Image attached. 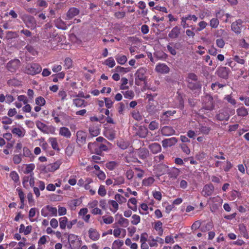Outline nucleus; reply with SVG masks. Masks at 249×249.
Wrapping results in <instances>:
<instances>
[{
  "label": "nucleus",
  "instance_id": "nucleus-11",
  "mask_svg": "<svg viewBox=\"0 0 249 249\" xmlns=\"http://www.w3.org/2000/svg\"><path fill=\"white\" fill-rule=\"evenodd\" d=\"M155 71L159 73L165 74L169 72V68L164 63H158L156 66Z\"/></svg>",
  "mask_w": 249,
  "mask_h": 249
},
{
  "label": "nucleus",
  "instance_id": "nucleus-34",
  "mask_svg": "<svg viewBox=\"0 0 249 249\" xmlns=\"http://www.w3.org/2000/svg\"><path fill=\"white\" fill-rule=\"evenodd\" d=\"M237 114L238 116L244 117L248 115V110L244 107L238 108L237 110Z\"/></svg>",
  "mask_w": 249,
  "mask_h": 249
},
{
  "label": "nucleus",
  "instance_id": "nucleus-21",
  "mask_svg": "<svg viewBox=\"0 0 249 249\" xmlns=\"http://www.w3.org/2000/svg\"><path fill=\"white\" fill-rule=\"evenodd\" d=\"M176 113V111H167L164 112L160 117V121L164 123V122L168 120V118L171 116H173L174 114Z\"/></svg>",
  "mask_w": 249,
  "mask_h": 249
},
{
  "label": "nucleus",
  "instance_id": "nucleus-46",
  "mask_svg": "<svg viewBox=\"0 0 249 249\" xmlns=\"http://www.w3.org/2000/svg\"><path fill=\"white\" fill-rule=\"evenodd\" d=\"M124 98L132 99L134 97V93L132 90H127L124 92H123Z\"/></svg>",
  "mask_w": 249,
  "mask_h": 249
},
{
  "label": "nucleus",
  "instance_id": "nucleus-22",
  "mask_svg": "<svg viewBox=\"0 0 249 249\" xmlns=\"http://www.w3.org/2000/svg\"><path fill=\"white\" fill-rule=\"evenodd\" d=\"M229 69L226 67H221L217 71L218 75L223 78L226 79L228 76Z\"/></svg>",
  "mask_w": 249,
  "mask_h": 249
},
{
  "label": "nucleus",
  "instance_id": "nucleus-15",
  "mask_svg": "<svg viewBox=\"0 0 249 249\" xmlns=\"http://www.w3.org/2000/svg\"><path fill=\"white\" fill-rule=\"evenodd\" d=\"M231 29L236 34H240L241 32L242 27V21L239 20L234 22L231 24Z\"/></svg>",
  "mask_w": 249,
  "mask_h": 249
},
{
  "label": "nucleus",
  "instance_id": "nucleus-3",
  "mask_svg": "<svg viewBox=\"0 0 249 249\" xmlns=\"http://www.w3.org/2000/svg\"><path fill=\"white\" fill-rule=\"evenodd\" d=\"M36 124V127L44 133L52 134L55 133V127L52 125H47L39 121H37Z\"/></svg>",
  "mask_w": 249,
  "mask_h": 249
},
{
  "label": "nucleus",
  "instance_id": "nucleus-62",
  "mask_svg": "<svg viewBox=\"0 0 249 249\" xmlns=\"http://www.w3.org/2000/svg\"><path fill=\"white\" fill-rule=\"evenodd\" d=\"M132 116L134 119L137 121H140L142 119V116L138 111H133L132 113Z\"/></svg>",
  "mask_w": 249,
  "mask_h": 249
},
{
  "label": "nucleus",
  "instance_id": "nucleus-1",
  "mask_svg": "<svg viewBox=\"0 0 249 249\" xmlns=\"http://www.w3.org/2000/svg\"><path fill=\"white\" fill-rule=\"evenodd\" d=\"M147 77V69L144 67H141L135 73V83L138 86L141 85L142 82L146 83Z\"/></svg>",
  "mask_w": 249,
  "mask_h": 249
},
{
  "label": "nucleus",
  "instance_id": "nucleus-42",
  "mask_svg": "<svg viewBox=\"0 0 249 249\" xmlns=\"http://www.w3.org/2000/svg\"><path fill=\"white\" fill-rule=\"evenodd\" d=\"M124 183V178L122 177H118L114 178V182L113 185H119L123 184Z\"/></svg>",
  "mask_w": 249,
  "mask_h": 249
},
{
  "label": "nucleus",
  "instance_id": "nucleus-47",
  "mask_svg": "<svg viewBox=\"0 0 249 249\" xmlns=\"http://www.w3.org/2000/svg\"><path fill=\"white\" fill-rule=\"evenodd\" d=\"M121 82L122 84L120 86V89H126L128 88V86H127L128 83V80L126 78L123 77L121 79Z\"/></svg>",
  "mask_w": 249,
  "mask_h": 249
},
{
  "label": "nucleus",
  "instance_id": "nucleus-5",
  "mask_svg": "<svg viewBox=\"0 0 249 249\" xmlns=\"http://www.w3.org/2000/svg\"><path fill=\"white\" fill-rule=\"evenodd\" d=\"M68 242L71 248L75 249L81 245L82 240L78 236L71 233L68 236Z\"/></svg>",
  "mask_w": 249,
  "mask_h": 249
},
{
  "label": "nucleus",
  "instance_id": "nucleus-38",
  "mask_svg": "<svg viewBox=\"0 0 249 249\" xmlns=\"http://www.w3.org/2000/svg\"><path fill=\"white\" fill-rule=\"evenodd\" d=\"M24 166L25 167L24 173L26 174L31 173L35 168V165L34 163L25 164Z\"/></svg>",
  "mask_w": 249,
  "mask_h": 249
},
{
  "label": "nucleus",
  "instance_id": "nucleus-8",
  "mask_svg": "<svg viewBox=\"0 0 249 249\" xmlns=\"http://www.w3.org/2000/svg\"><path fill=\"white\" fill-rule=\"evenodd\" d=\"M88 235L92 241H97L100 238V234L98 230L93 228H90L88 230Z\"/></svg>",
  "mask_w": 249,
  "mask_h": 249
},
{
  "label": "nucleus",
  "instance_id": "nucleus-49",
  "mask_svg": "<svg viewBox=\"0 0 249 249\" xmlns=\"http://www.w3.org/2000/svg\"><path fill=\"white\" fill-rule=\"evenodd\" d=\"M98 194L99 196H104L107 194V191L105 188V187L103 185H100L99 186L98 191Z\"/></svg>",
  "mask_w": 249,
  "mask_h": 249
},
{
  "label": "nucleus",
  "instance_id": "nucleus-43",
  "mask_svg": "<svg viewBox=\"0 0 249 249\" xmlns=\"http://www.w3.org/2000/svg\"><path fill=\"white\" fill-rule=\"evenodd\" d=\"M115 136V133L113 130H107L106 132V137L110 140H112L114 139Z\"/></svg>",
  "mask_w": 249,
  "mask_h": 249
},
{
  "label": "nucleus",
  "instance_id": "nucleus-41",
  "mask_svg": "<svg viewBox=\"0 0 249 249\" xmlns=\"http://www.w3.org/2000/svg\"><path fill=\"white\" fill-rule=\"evenodd\" d=\"M141 221V217L137 214H133L131 217V223L134 225H138Z\"/></svg>",
  "mask_w": 249,
  "mask_h": 249
},
{
  "label": "nucleus",
  "instance_id": "nucleus-19",
  "mask_svg": "<svg viewBox=\"0 0 249 249\" xmlns=\"http://www.w3.org/2000/svg\"><path fill=\"white\" fill-rule=\"evenodd\" d=\"M61 164V162L60 161H57L54 163L49 164L45 170L46 172H53L57 169H58L60 165Z\"/></svg>",
  "mask_w": 249,
  "mask_h": 249
},
{
  "label": "nucleus",
  "instance_id": "nucleus-37",
  "mask_svg": "<svg viewBox=\"0 0 249 249\" xmlns=\"http://www.w3.org/2000/svg\"><path fill=\"white\" fill-rule=\"evenodd\" d=\"M124 245V242L121 240H115L112 245V249H120Z\"/></svg>",
  "mask_w": 249,
  "mask_h": 249
},
{
  "label": "nucleus",
  "instance_id": "nucleus-26",
  "mask_svg": "<svg viewBox=\"0 0 249 249\" xmlns=\"http://www.w3.org/2000/svg\"><path fill=\"white\" fill-rule=\"evenodd\" d=\"M79 13L78 9L75 8H71L69 9L67 13V17L68 19H71L77 15Z\"/></svg>",
  "mask_w": 249,
  "mask_h": 249
},
{
  "label": "nucleus",
  "instance_id": "nucleus-50",
  "mask_svg": "<svg viewBox=\"0 0 249 249\" xmlns=\"http://www.w3.org/2000/svg\"><path fill=\"white\" fill-rule=\"evenodd\" d=\"M159 123L156 121H152L149 125V129L151 130H154L159 127Z\"/></svg>",
  "mask_w": 249,
  "mask_h": 249
},
{
  "label": "nucleus",
  "instance_id": "nucleus-23",
  "mask_svg": "<svg viewBox=\"0 0 249 249\" xmlns=\"http://www.w3.org/2000/svg\"><path fill=\"white\" fill-rule=\"evenodd\" d=\"M102 220L99 221L101 224L104 223L106 224H110L114 221V218L112 216L105 215L101 217Z\"/></svg>",
  "mask_w": 249,
  "mask_h": 249
},
{
  "label": "nucleus",
  "instance_id": "nucleus-59",
  "mask_svg": "<svg viewBox=\"0 0 249 249\" xmlns=\"http://www.w3.org/2000/svg\"><path fill=\"white\" fill-rule=\"evenodd\" d=\"M13 122V120L8 117H4L1 119V123L3 124H11Z\"/></svg>",
  "mask_w": 249,
  "mask_h": 249
},
{
  "label": "nucleus",
  "instance_id": "nucleus-64",
  "mask_svg": "<svg viewBox=\"0 0 249 249\" xmlns=\"http://www.w3.org/2000/svg\"><path fill=\"white\" fill-rule=\"evenodd\" d=\"M58 96L60 97L61 99V100L64 101L67 99V93L64 90H60L58 92Z\"/></svg>",
  "mask_w": 249,
  "mask_h": 249
},
{
  "label": "nucleus",
  "instance_id": "nucleus-60",
  "mask_svg": "<svg viewBox=\"0 0 249 249\" xmlns=\"http://www.w3.org/2000/svg\"><path fill=\"white\" fill-rule=\"evenodd\" d=\"M8 84L11 86H18L20 85V82L16 79H12L8 81Z\"/></svg>",
  "mask_w": 249,
  "mask_h": 249
},
{
  "label": "nucleus",
  "instance_id": "nucleus-13",
  "mask_svg": "<svg viewBox=\"0 0 249 249\" xmlns=\"http://www.w3.org/2000/svg\"><path fill=\"white\" fill-rule=\"evenodd\" d=\"M177 142V139L175 137L166 139L162 141V146L164 148L171 147Z\"/></svg>",
  "mask_w": 249,
  "mask_h": 249
},
{
  "label": "nucleus",
  "instance_id": "nucleus-32",
  "mask_svg": "<svg viewBox=\"0 0 249 249\" xmlns=\"http://www.w3.org/2000/svg\"><path fill=\"white\" fill-rule=\"evenodd\" d=\"M103 64L107 66L109 68H112L115 65V61L112 57H110L105 60Z\"/></svg>",
  "mask_w": 249,
  "mask_h": 249
},
{
  "label": "nucleus",
  "instance_id": "nucleus-53",
  "mask_svg": "<svg viewBox=\"0 0 249 249\" xmlns=\"http://www.w3.org/2000/svg\"><path fill=\"white\" fill-rule=\"evenodd\" d=\"M148 243L151 247H157L158 246L157 239H154L153 237L149 238Z\"/></svg>",
  "mask_w": 249,
  "mask_h": 249
},
{
  "label": "nucleus",
  "instance_id": "nucleus-20",
  "mask_svg": "<svg viewBox=\"0 0 249 249\" xmlns=\"http://www.w3.org/2000/svg\"><path fill=\"white\" fill-rule=\"evenodd\" d=\"M24 22L28 28H34L36 27L35 19L31 16H27L24 20Z\"/></svg>",
  "mask_w": 249,
  "mask_h": 249
},
{
  "label": "nucleus",
  "instance_id": "nucleus-36",
  "mask_svg": "<svg viewBox=\"0 0 249 249\" xmlns=\"http://www.w3.org/2000/svg\"><path fill=\"white\" fill-rule=\"evenodd\" d=\"M148 209L149 208L146 204L142 203L139 210V213L142 215H146L148 213V212H147Z\"/></svg>",
  "mask_w": 249,
  "mask_h": 249
},
{
  "label": "nucleus",
  "instance_id": "nucleus-33",
  "mask_svg": "<svg viewBox=\"0 0 249 249\" xmlns=\"http://www.w3.org/2000/svg\"><path fill=\"white\" fill-rule=\"evenodd\" d=\"M49 142L50 143L52 148L55 150H59L57 141L56 138H51L49 139Z\"/></svg>",
  "mask_w": 249,
  "mask_h": 249
},
{
  "label": "nucleus",
  "instance_id": "nucleus-44",
  "mask_svg": "<svg viewBox=\"0 0 249 249\" xmlns=\"http://www.w3.org/2000/svg\"><path fill=\"white\" fill-rule=\"evenodd\" d=\"M115 199L120 204L125 203L126 201V199L120 194H116L115 196Z\"/></svg>",
  "mask_w": 249,
  "mask_h": 249
},
{
  "label": "nucleus",
  "instance_id": "nucleus-27",
  "mask_svg": "<svg viewBox=\"0 0 249 249\" xmlns=\"http://www.w3.org/2000/svg\"><path fill=\"white\" fill-rule=\"evenodd\" d=\"M149 148L152 152L156 154L161 151V148L160 144L153 143L149 145Z\"/></svg>",
  "mask_w": 249,
  "mask_h": 249
},
{
  "label": "nucleus",
  "instance_id": "nucleus-48",
  "mask_svg": "<svg viewBox=\"0 0 249 249\" xmlns=\"http://www.w3.org/2000/svg\"><path fill=\"white\" fill-rule=\"evenodd\" d=\"M49 237L46 236V235H43L39 239L38 241V245L39 246H41V245H44L47 242V240L48 239H49Z\"/></svg>",
  "mask_w": 249,
  "mask_h": 249
},
{
  "label": "nucleus",
  "instance_id": "nucleus-56",
  "mask_svg": "<svg viewBox=\"0 0 249 249\" xmlns=\"http://www.w3.org/2000/svg\"><path fill=\"white\" fill-rule=\"evenodd\" d=\"M10 176L12 179L15 182L19 181V176L18 173L15 171H12L10 173Z\"/></svg>",
  "mask_w": 249,
  "mask_h": 249
},
{
  "label": "nucleus",
  "instance_id": "nucleus-16",
  "mask_svg": "<svg viewBox=\"0 0 249 249\" xmlns=\"http://www.w3.org/2000/svg\"><path fill=\"white\" fill-rule=\"evenodd\" d=\"M180 34V28L176 26L174 27L169 32L168 36L172 39L177 38Z\"/></svg>",
  "mask_w": 249,
  "mask_h": 249
},
{
  "label": "nucleus",
  "instance_id": "nucleus-9",
  "mask_svg": "<svg viewBox=\"0 0 249 249\" xmlns=\"http://www.w3.org/2000/svg\"><path fill=\"white\" fill-rule=\"evenodd\" d=\"M20 63V61L18 59H13L7 63V68L11 72H15L18 68Z\"/></svg>",
  "mask_w": 249,
  "mask_h": 249
},
{
  "label": "nucleus",
  "instance_id": "nucleus-39",
  "mask_svg": "<svg viewBox=\"0 0 249 249\" xmlns=\"http://www.w3.org/2000/svg\"><path fill=\"white\" fill-rule=\"evenodd\" d=\"M154 178L153 177H149L142 181V185L145 186H149L152 185L154 182Z\"/></svg>",
  "mask_w": 249,
  "mask_h": 249
},
{
  "label": "nucleus",
  "instance_id": "nucleus-10",
  "mask_svg": "<svg viewBox=\"0 0 249 249\" xmlns=\"http://www.w3.org/2000/svg\"><path fill=\"white\" fill-rule=\"evenodd\" d=\"M76 142L80 146L83 145L86 142L87 135L83 131H78L76 133Z\"/></svg>",
  "mask_w": 249,
  "mask_h": 249
},
{
  "label": "nucleus",
  "instance_id": "nucleus-31",
  "mask_svg": "<svg viewBox=\"0 0 249 249\" xmlns=\"http://www.w3.org/2000/svg\"><path fill=\"white\" fill-rule=\"evenodd\" d=\"M115 59L118 63L120 65H124L127 61V57L124 55H118L115 56Z\"/></svg>",
  "mask_w": 249,
  "mask_h": 249
},
{
  "label": "nucleus",
  "instance_id": "nucleus-30",
  "mask_svg": "<svg viewBox=\"0 0 249 249\" xmlns=\"http://www.w3.org/2000/svg\"><path fill=\"white\" fill-rule=\"evenodd\" d=\"M179 169L176 168H173L170 170L168 174L170 178H176L179 176Z\"/></svg>",
  "mask_w": 249,
  "mask_h": 249
},
{
  "label": "nucleus",
  "instance_id": "nucleus-17",
  "mask_svg": "<svg viewBox=\"0 0 249 249\" xmlns=\"http://www.w3.org/2000/svg\"><path fill=\"white\" fill-rule=\"evenodd\" d=\"M161 133L164 136H170L174 135L175 131L172 127L166 126L161 129Z\"/></svg>",
  "mask_w": 249,
  "mask_h": 249
},
{
  "label": "nucleus",
  "instance_id": "nucleus-2",
  "mask_svg": "<svg viewBox=\"0 0 249 249\" xmlns=\"http://www.w3.org/2000/svg\"><path fill=\"white\" fill-rule=\"evenodd\" d=\"M213 122L209 119H206L205 122L199 123L198 134L208 135L211 130Z\"/></svg>",
  "mask_w": 249,
  "mask_h": 249
},
{
  "label": "nucleus",
  "instance_id": "nucleus-61",
  "mask_svg": "<svg viewBox=\"0 0 249 249\" xmlns=\"http://www.w3.org/2000/svg\"><path fill=\"white\" fill-rule=\"evenodd\" d=\"M94 173L100 180H104L106 178V174L103 171L101 170L98 171V172H94Z\"/></svg>",
  "mask_w": 249,
  "mask_h": 249
},
{
  "label": "nucleus",
  "instance_id": "nucleus-14",
  "mask_svg": "<svg viewBox=\"0 0 249 249\" xmlns=\"http://www.w3.org/2000/svg\"><path fill=\"white\" fill-rule=\"evenodd\" d=\"M59 135L66 138L69 139L71 136V133L68 127L62 126L60 127L59 129Z\"/></svg>",
  "mask_w": 249,
  "mask_h": 249
},
{
  "label": "nucleus",
  "instance_id": "nucleus-51",
  "mask_svg": "<svg viewBox=\"0 0 249 249\" xmlns=\"http://www.w3.org/2000/svg\"><path fill=\"white\" fill-rule=\"evenodd\" d=\"M36 208H32L30 210L29 213V217L30 220L32 222L35 221V219H33V217L35 216L36 213Z\"/></svg>",
  "mask_w": 249,
  "mask_h": 249
},
{
  "label": "nucleus",
  "instance_id": "nucleus-58",
  "mask_svg": "<svg viewBox=\"0 0 249 249\" xmlns=\"http://www.w3.org/2000/svg\"><path fill=\"white\" fill-rule=\"evenodd\" d=\"M98 202L96 200H93L89 202L88 204V206L89 209H93L96 208L98 206Z\"/></svg>",
  "mask_w": 249,
  "mask_h": 249
},
{
  "label": "nucleus",
  "instance_id": "nucleus-40",
  "mask_svg": "<svg viewBox=\"0 0 249 249\" xmlns=\"http://www.w3.org/2000/svg\"><path fill=\"white\" fill-rule=\"evenodd\" d=\"M23 155L26 157L29 158H33V155L31 151L27 147H24L23 148Z\"/></svg>",
  "mask_w": 249,
  "mask_h": 249
},
{
  "label": "nucleus",
  "instance_id": "nucleus-12",
  "mask_svg": "<svg viewBox=\"0 0 249 249\" xmlns=\"http://www.w3.org/2000/svg\"><path fill=\"white\" fill-rule=\"evenodd\" d=\"M214 191V186L213 184H207L204 186L202 191V195L204 196H210L212 195Z\"/></svg>",
  "mask_w": 249,
  "mask_h": 249
},
{
  "label": "nucleus",
  "instance_id": "nucleus-6",
  "mask_svg": "<svg viewBox=\"0 0 249 249\" xmlns=\"http://www.w3.org/2000/svg\"><path fill=\"white\" fill-rule=\"evenodd\" d=\"M41 71V67L39 65L35 63L28 64L25 68L26 72L31 75L38 73Z\"/></svg>",
  "mask_w": 249,
  "mask_h": 249
},
{
  "label": "nucleus",
  "instance_id": "nucleus-57",
  "mask_svg": "<svg viewBox=\"0 0 249 249\" xmlns=\"http://www.w3.org/2000/svg\"><path fill=\"white\" fill-rule=\"evenodd\" d=\"M57 212L59 216L64 215L67 213V209L64 207L58 206Z\"/></svg>",
  "mask_w": 249,
  "mask_h": 249
},
{
  "label": "nucleus",
  "instance_id": "nucleus-18",
  "mask_svg": "<svg viewBox=\"0 0 249 249\" xmlns=\"http://www.w3.org/2000/svg\"><path fill=\"white\" fill-rule=\"evenodd\" d=\"M73 104L76 107H85L87 103L83 99L76 98L73 99Z\"/></svg>",
  "mask_w": 249,
  "mask_h": 249
},
{
  "label": "nucleus",
  "instance_id": "nucleus-45",
  "mask_svg": "<svg viewBox=\"0 0 249 249\" xmlns=\"http://www.w3.org/2000/svg\"><path fill=\"white\" fill-rule=\"evenodd\" d=\"M46 103L45 100L41 96L38 97L36 99V104L39 106H43Z\"/></svg>",
  "mask_w": 249,
  "mask_h": 249
},
{
  "label": "nucleus",
  "instance_id": "nucleus-54",
  "mask_svg": "<svg viewBox=\"0 0 249 249\" xmlns=\"http://www.w3.org/2000/svg\"><path fill=\"white\" fill-rule=\"evenodd\" d=\"M122 231H124V232H125L124 230L123 229L117 228L115 229L113 231L112 233L113 234V235L115 237L117 238L120 236Z\"/></svg>",
  "mask_w": 249,
  "mask_h": 249
},
{
  "label": "nucleus",
  "instance_id": "nucleus-24",
  "mask_svg": "<svg viewBox=\"0 0 249 249\" xmlns=\"http://www.w3.org/2000/svg\"><path fill=\"white\" fill-rule=\"evenodd\" d=\"M115 217L117 218L118 217H119L118 223L120 225L124 227H126L129 225V221L128 220L123 217L122 214H119V213H117L115 215Z\"/></svg>",
  "mask_w": 249,
  "mask_h": 249
},
{
  "label": "nucleus",
  "instance_id": "nucleus-63",
  "mask_svg": "<svg viewBox=\"0 0 249 249\" xmlns=\"http://www.w3.org/2000/svg\"><path fill=\"white\" fill-rule=\"evenodd\" d=\"M225 99L230 104L232 105H235L236 103L235 100L232 97L231 95H226Z\"/></svg>",
  "mask_w": 249,
  "mask_h": 249
},
{
  "label": "nucleus",
  "instance_id": "nucleus-28",
  "mask_svg": "<svg viewBox=\"0 0 249 249\" xmlns=\"http://www.w3.org/2000/svg\"><path fill=\"white\" fill-rule=\"evenodd\" d=\"M108 204L110 206V210L113 213H116L119 208V205L117 201L110 200L108 201Z\"/></svg>",
  "mask_w": 249,
  "mask_h": 249
},
{
  "label": "nucleus",
  "instance_id": "nucleus-52",
  "mask_svg": "<svg viewBox=\"0 0 249 249\" xmlns=\"http://www.w3.org/2000/svg\"><path fill=\"white\" fill-rule=\"evenodd\" d=\"M72 60L70 58H66L64 61V67L65 69H69L72 67Z\"/></svg>",
  "mask_w": 249,
  "mask_h": 249
},
{
  "label": "nucleus",
  "instance_id": "nucleus-4",
  "mask_svg": "<svg viewBox=\"0 0 249 249\" xmlns=\"http://www.w3.org/2000/svg\"><path fill=\"white\" fill-rule=\"evenodd\" d=\"M57 210L55 207H53L49 205L44 207L41 210V214L45 217L56 216Z\"/></svg>",
  "mask_w": 249,
  "mask_h": 249
},
{
  "label": "nucleus",
  "instance_id": "nucleus-7",
  "mask_svg": "<svg viewBox=\"0 0 249 249\" xmlns=\"http://www.w3.org/2000/svg\"><path fill=\"white\" fill-rule=\"evenodd\" d=\"M12 134L18 138H23L26 134L25 129L20 125L13 126L11 129Z\"/></svg>",
  "mask_w": 249,
  "mask_h": 249
},
{
  "label": "nucleus",
  "instance_id": "nucleus-55",
  "mask_svg": "<svg viewBox=\"0 0 249 249\" xmlns=\"http://www.w3.org/2000/svg\"><path fill=\"white\" fill-rule=\"evenodd\" d=\"M210 26L213 28H216L219 25V20L216 18H213L210 20Z\"/></svg>",
  "mask_w": 249,
  "mask_h": 249
},
{
  "label": "nucleus",
  "instance_id": "nucleus-35",
  "mask_svg": "<svg viewBox=\"0 0 249 249\" xmlns=\"http://www.w3.org/2000/svg\"><path fill=\"white\" fill-rule=\"evenodd\" d=\"M90 135L93 137H96L100 134V129L98 126H91L89 128Z\"/></svg>",
  "mask_w": 249,
  "mask_h": 249
},
{
  "label": "nucleus",
  "instance_id": "nucleus-29",
  "mask_svg": "<svg viewBox=\"0 0 249 249\" xmlns=\"http://www.w3.org/2000/svg\"><path fill=\"white\" fill-rule=\"evenodd\" d=\"M60 228L62 230H65L68 227V218L65 217H62L59 219Z\"/></svg>",
  "mask_w": 249,
  "mask_h": 249
},
{
  "label": "nucleus",
  "instance_id": "nucleus-25",
  "mask_svg": "<svg viewBox=\"0 0 249 249\" xmlns=\"http://www.w3.org/2000/svg\"><path fill=\"white\" fill-rule=\"evenodd\" d=\"M54 22L55 26L57 28L63 30H65L67 29V27L66 26V24L60 18L56 19L54 21Z\"/></svg>",
  "mask_w": 249,
  "mask_h": 249
}]
</instances>
